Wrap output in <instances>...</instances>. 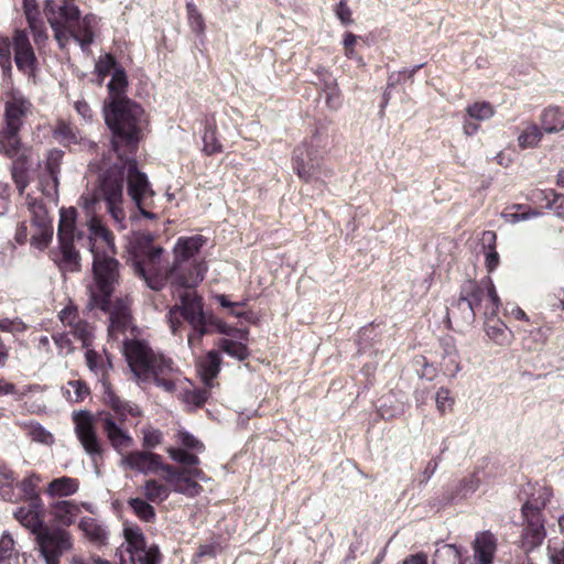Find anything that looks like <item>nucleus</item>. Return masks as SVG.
I'll list each match as a JSON object with an SVG mask.
<instances>
[{
    "mask_svg": "<svg viewBox=\"0 0 564 564\" xmlns=\"http://www.w3.org/2000/svg\"><path fill=\"white\" fill-rule=\"evenodd\" d=\"M89 237L86 245L93 253L94 285L89 286V302L94 307L109 312V336L118 339L130 327L131 316L126 301L111 304L110 297L119 283L120 263L116 259L117 250L112 234L96 216H87Z\"/></svg>",
    "mask_w": 564,
    "mask_h": 564,
    "instance_id": "nucleus-1",
    "label": "nucleus"
},
{
    "mask_svg": "<svg viewBox=\"0 0 564 564\" xmlns=\"http://www.w3.org/2000/svg\"><path fill=\"white\" fill-rule=\"evenodd\" d=\"M121 164H115L108 169L99 180L96 192L80 197V205L86 216H95V205L101 199L106 202L107 210L119 229L126 228V213L122 208L123 180L127 178L128 195L135 206L151 205L154 191L148 176L140 172L134 159L120 160Z\"/></svg>",
    "mask_w": 564,
    "mask_h": 564,
    "instance_id": "nucleus-2",
    "label": "nucleus"
},
{
    "mask_svg": "<svg viewBox=\"0 0 564 564\" xmlns=\"http://www.w3.org/2000/svg\"><path fill=\"white\" fill-rule=\"evenodd\" d=\"M44 14L62 50L67 48L69 43L75 41L83 51H86L94 42L98 20L93 14L80 18L77 6L66 1L57 4L54 0H46Z\"/></svg>",
    "mask_w": 564,
    "mask_h": 564,
    "instance_id": "nucleus-3",
    "label": "nucleus"
},
{
    "mask_svg": "<svg viewBox=\"0 0 564 564\" xmlns=\"http://www.w3.org/2000/svg\"><path fill=\"white\" fill-rule=\"evenodd\" d=\"M123 355L139 382L153 381L166 392L174 391L177 368L171 358L154 351L145 341L139 339H126Z\"/></svg>",
    "mask_w": 564,
    "mask_h": 564,
    "instance_id": "nucleus-4",
    "label": "nucleus"
},
{
    "mask_svg": "<svg viewBox=\"0 0 564 564\" xmlns=\"http://www.w3.org/2000/svg\"><path fill=\"white\" fill-rule=\"evenodd\" d=\"M143 115V109L132 100L105 102V121L113 134L111 145L119 160H122L120 144H124L129 152L135 150L141 139Z\"/></svg>",
    "mask_w": 564,
    "mask_h": 564,
    "instance_id": "nucleus-5",
    "label": "nucleus"
},
{
    "mask_svg": "<svg viewBox=\"0 0 564 564\" xmlns=\"http://www.w3.org/2000/svg\"><path fill=\"white\" fill-rule=\"evenodd\" d=\"M205 243L206 238L202 235L180 237L173 248V264L163 273L164 284L198 285L204 280L207 268L195 256Z\"/></svg>",
    "mask_w": 564,
    "mask_h": 564,
    "instance_id": "nucleus-6",
    "label": "nucleus"
},
{
    "mask_svg": "<svg viewBox=\"0 0 564 564\" xmlns=\"http://www.w3.org/2000/svg\"><path fill=\"white\" fill-rule=\"evenodd\" d=\"M172 295L176 300L173 307L170 308L167 321L173 334H176L181 324L180 317H183L193 328L194 333L188 335V345L199 341L207 333V318L204 313L203 299L194 290L197 285L170 284Z\"/></svg>",
    "mask_w": 564,
    "mask_h": 564,
    "instance_id": "nucleus-7",
    "label": "nucleus"
},
{
    "mask_svg": "<svg viewBox=\"0 0 564 564\" xmlns=\"http://www.w3.org/2000/svg\"><path fill=\"white\" fill-rule=\"evenodd\" d=\"M105 401L113 410L115 415L110 412L100 413L99 422L110 445L116 452L122 455L123 451L134 445L133 437L123 427V423L126 422L127 415L139 416L141 415V411L135 404L121 400L109 388H107L105 392Z\"/></svg>",
    "mask_w": 564,
    "mask_h": 564,
    "instance_id": "nucleus-8",
    "label": "nucleus"
},
{
    "mask_svg": "<svg viewBox=\"0 0 564 564\" xmlns=\"http://www.w3.org/2000/svg\"><path fill=\"white\" fill-rule=\"evenodd\" d=\"M130 251L133 256L134 273L143 279L151 290H162L164 278L160 271V262L163 248L153 246V235L134 232L130 240Z\"/></svg>",
    "mask_w": 564,
    "mask_h": 564,
    "instance_id": "nucleus-9",
    "label": "nucleus"
},
{
    "mask_svg": "<svg viewBox=\"0 0 564 564\" xmlns=\"http://www.w3.org/2000/svg\"><path fill=\"white\" fill-rule=\"evenodd\" d=\"M31 101L18 89H10L4 95L6 127L0 132V152L13 156L20 148L19 131L24 119L31 113Z\"/></svg>",
    "mask_w": 564,
    "mask_h": 564,
    "instance_id": "nucleus-10",
    "label": "nucleus"
},
{
    "mask_svg": "<svg viewBox=\"0 0 564 564\" xmlns=\"http://www.w3.org/2000/svg\"><path fill=\"white\" fill-rule=\"evenodd\" d=\"M123 543L117 549L119 564H161L162 554L159 545L147 543L142 529L131 522L122 528Z\"/></svg>",
    "mask_w": 564,
    "mask_h": 564,
    "instance_id": "nucleus-11",
    "label": "nucleus"
},
{
    "mask_svg": "<svg viewBox=\"0 0 564 564\" xmlns=\"http://www.w3.org/2000/svg\"><path fill=\"white\" fill-rule=\"evenodd\" d=\"M42 476L35 471H28L22 479H18L14 471L0 467V497L6 501L43 502L40 497Z\"/></svg>",
    "mask_w": 564,
    "mask_h": 564,
    "instance_id": "nucleus-12",
    "label": "nucleus"
},
{
    "mask_svg": "<svg viewBox=\"0 0 564 564\" xmlns=\"http://www.w3.org/2000/svg\"><path fill=\"white\" fill-rule=\"evenodd\" d=\"M76 210L74 208L62 209L57 237L61 250V259L58 265L63 271L76 272L80 268L79 253L74 248L75 240L80 242L83 237L80 234L75 236Z\"/></svg>",
    "mask_w": 564,
    "mask_h": 564,
    "instance_id": "nucleus-13",
    "label": "nucleus"
},
{
    "mask_svg": "<svg viewBox=\"0 0 564 564\" xmlns=\"http://www.w3.org/2000/svg\"><path fill=\"white\" fill-rule=\"evenodd\" d=\"M35 541L45 564H61L63 554L74 547V538L64 528L47 527Z\"/></svg>",
    "mask_w": 564,
    "mask_h": 564,
    "instance_id": "nucleus-14",
    "label": "nucleus"
},
{
    "mask_svg": "<svg viewBox=\"0 0 564 564\" xmlns=\"http://www.w3.org/2000/svg\"><path fill=\"white\" fill-rule=\"evenodd\" d=\"M75 434L85 453L97 465L102 458L104 447L97 435L94 416L87 411H79L74 415Z\"/></svg>",
    "mask_w": 564,
    "mask_h": 564,
    "instance_id": "nucleus-15",
    "label": "nucleus"
},
{
    "mask_svg": "<svg viewBox=\"0 0 564 564\" xmlns=\"http://www.w3.org/2000/svg\"><path fill=\"white\" fill-rule=\"evenodd\" d=\"M28 207L31 213V245L37 249L48 246L53 237L52 220L44 204L36 198L28 197Z\"/></svg>",
    "mask_w": 564,
    "mask_h": 564,
    "instance_id": "nucleus-16",
    "label": "nucleus"
},
{
    "mask_svg": "<svg viewBox=\"0 0 564 564\" xmlns=\"http://www.w3.org/2000/svg\"><path fill=\"white\" fill-rule=\"evenodd\" d=\"M462 294L470 302L476 312L482 307L485 301H491V307H486L482 313L485 316L497 314L500 300L491 281L480 284L475 281H467L462 289Z\"/></svg>",
    "mask_w": 564,
    "mask_h": 564,
    "instance_id": "nucleus-17",
    "label": "nucleus"
},
{
    "mask_svg": "<svg viewBox=\"0 0 564 564\" xmlns=\"http://www.w3.org/2000/svg\"><path fill=\"white\" fill-rule=\"evenodd\" d=\"M13 517L35 535V539L47 528L44 522L43 502H29L26 506H21L14 510Z\"/></svg>",
    "mask_w": 564,
    "mask_h": 564,
    "instance_id": "nucleus-18",
    "label": "nucleus"
},
{
    "mask_svg": "<svg viewBox=\"0 0 564 564\" xmlns=\"http://www.w3.org/2000/svg\"><path fill=\"white\" fill-rule=\"evenodd\" d=\"M82 506L89 510L88 503H82ZM50 514L53 521L59 527H70L76 522L78 514L80 513V505L74 500H54L48 505Z\"/></svg>",
    "mask_w": 564,
    "mask_h": 564,
    "instance_id": "nucleus-19",
    "label": "nucleus"
},
{
    "mask_svg": "<svg viewBox=\"0 0 564 564\" xmlns=\"http://www.w3.org/2000/svg\"><path fill=\"white\" fill-rule=\"evenodd\" d=\"M13 45L14 62L17 67L25 74H31L34 69L36 58L29 37L24 31H15Z\"/></svg>",
    "mask_w": 564,
    "mask_h": 564,
    "instance_id": "nucleus-20",
    "label": "nucleus"
},
{
    "mask_svg": "<svg viewBox=\"0 0 564 564\" xmlns=\"http://www.w3.org/2000/svg\"><path fill=\"white\" fill-rule=\"evenodd\" d=\"M524 528L521 534L522 547L529 552L539 546L545 538L544 520L542 516H523Z\"/></svg>",
    "mask_w": 564,
    "mask_h": 564,
    "instance_id": "nucleus-21",
    "label": "nucleus"
},
{
    "mask_svg": "<svg viewBox=\"0 0 564 564\" xmlns=\"http://www.w3.org/2000/svg\"><path fill=\"white\" fill-rule=\"evenodd\" d=\"M85 361L89 371L102 383L104 393L107 388L111 389L107 382V377L112 368V364L107 351L102 350L99 352L95 349L88 348L85 351Z\"/></svg>",
    "mask_w": 564,
    "mask_h": 564,
    "instance_id": "nucleus-22",
    "label": "nucleus"
},
{
    "mask_svg": "<svg viewBox=\"0 0 564 564\" xmlns=\"http://www.w3.org/2000/svg\"><path fill=\"white\" fill-rule=\"evenodd\" d=\"M63 152L51 150L46 160L45 175L41 178L42 192L45 196L53 198L57 194L59 165Z\"/></svg>",
    "mask_w": 564,
    "mask_h": 564,
    "instance_id": "nucleus-23",
    "label": "nucleus"
},
{
    "mask_svg": "<svg viewBox=\"0 0 564 564\" xmlns=\"http://www.w3.org/2000/svg\"><path fill=\"white\" fill-rule=\"evenodd\" d=\"M497 538L490 531L476 534L473 551L475 564H492L497 551Z\"/></svg>",
    "mask_w": 564,
    "mask_h": 564,
    "instance_id": "nucleus-24",
    "label": "nucleus"
},
{
    "mask_svg": "<svg viewBox=\"0 0 564 564\" xmlns=\"http://www.w3.org/2000/svg\"><path fill=\"white\" fill-rule=\"evenodd\" d=\"M441 367L447 376L454 378L462 370L460 355L453 337L447 336L440 340Z\"/></svg>",
    "mask_w": 564,
    "mask_h": 564,
    "instance_id": "nucleus-25",
    "label": "nucleus"
},
{
    "mask_svg": "<svg viewBox=\"0 0 564 564\" xmlns=\"http://www.w3.org/2000/svg\"><path fill=\"white\" fill-rule=\"evenodd\" d=\"M161 456L148 451H134L122 455L121 466L141 474L155 471V465L159 464Z\"/></svg>",
    "mask_w": 564,
    "mask_h": 564,
    "instance_id": "nucleus-26",
    "label": "nucleus"
},
{
    "mask_svg": "<svg viewBox=\"0 0 564 564\" xmlns=\"http://www.w3.org/2000/svg\"><path fill=\"white\" fill-rule=\"evenodd\" d=\"M80 482L77 478L69 476H61L53 478L47 482L44 494L52 501L54 500H68V497L76 495L79 491Z\"/></svg>",
    "mask_w": 564,
    "mask_h": 564,
    "instance_id": "nucleus-27",
    "label": "nucleus"
},
{
    "mask_svg": "<svg viewBox=\"0 0 564 564\" xmlns=\"http://www.w3.org/2000/svg\"><path fill=\"white\" fill-rule=\"evenodd\" d=\"M166 452L172 460L184 466L193 480L208 481L209 478L205 475V473L199 469L197 466L200 463L198 455L194 453H188L184 449L176 447H167Z\"/></svg>",
    "mask_w": 564,
    "mask_h": 564,
    "instance_id": "nucleus-28",
    "label": "nucleus"
},
{
    "mask_svg": "<svg viewBox=\"0 0 564 564\" xmlns=\"http://www.w3.org/2000/svg\"><path fill=\"white\" fill-rule=\"evenodd\" d=\"M78 528L85 538L94 545L102 547L108 544L109 532L107 528L90 517L82 518Z\"/></svg>",
    "mask_w": 564,
    "mask_h": 564,
    "instance_id": "nucleus-29",
    "label": "nucleus"
},
{
    "mask_svg": "<svg viewBox=\"0 0 564 564\" xmlns=\"http://www.w3.org/2000/svg\"><path fill=\"white\" fill-rule=\"evenodd\" d=\"M552 491L546 486H536L532 488L530 497L522 506V516H542L541 510L550 502Z\"/></svg>",
    "mask_w": 564,
    "mask_h": 564,
    "instance_id": "nucleus-30",
    "label": "nucleus"
},
{
    "mask_svg": "<svg viewBox=\"0 0 564 564\" xmlns=\"http://www.w3.org/2000/svg\"><path fill=\"white\" fill-rule=\"evenodd\" d=\"M220 365L221 356L217 350H210L199 360L197 365L198 372L206 386H212L213 380L218 376L220 371Z\"/></svg>",
    "mask_w": 564,
    "mask_h": 564,
    "instance_id": "nucleus-31",
    "label": "nucleus"
},
{
    "mask_svg": "<svg viewBox=\"0 0 564 564\" xmlns=\"http://www.w3.org/2000/svg\"><path fill=\"white\" fill-rule=\"evenodd\" d=\"M128 79L122 68H115L111 79L108 83V98L105 102H113L117 100H130L126 97Z\"/></svg>",
    "mask_w": 564,
    "mask_h": 564,
    "instance_id": "nucleus-32",
    "label": "nucleus"
},
{
    "mask_svg": "<svg viewBox=\"0 0 564 564\" xmlns=\"http://www.w3.org/2000/svg\"><path fill=\"white\" fill-rule=\"evenodd\" d=\"M542 131L556 133L564 130V111L557 107H549L541 115Z\"/></svg>",
    "mask_w": 564,
    "mask_h": 564,
    "instance_id": "nucleus-33",
    "label": "nucleus"
},
{
    "mask_svg": "<svg viewBox=\"0 0 564 564\" xmlns=\"http://www.w3.org/2000/svg\"><path fill=\"white\" fill-rule=\"evenodd\" d=\"M54 139L64 147H75L79 142V132L70 123L58 120L53 129Z\"/></svg>",
    "mask_w": 564,
    "mask_h": 564,
    "instance_id": "nucleus-34",
    "label": "nucleus"
},
{
    "mask_svg": "<svg viewBox=\"0 0 564 564\" xmlns=\"http://www.w3.org/2000/svg\"><path fill=\"white\" fill-rule=\"evenodd\" d=\"M171 487L173 491L191 498L196 497L202 491V486L196 480H193L184 466L182 468V473Z\"/></svg>",
    "mask_w": 564,
    "mask_h": 564,
    "instance_id": "nucleus-35",
    "label": "nucleus"
},
{
    "mask_svg": "<svg viewBox=\"0 0 564 564\" xmlns=\"http://www.w3.org/2000/svg\"><path fill=\"white\" fill-rule=\"evenodd\" d=\"M543 137L542 129L532 122H524L523 129L518 135V145L520 149H532L538 147Z\"/></svg>",
    "mask_w": 564,
    "mask_h": 564,
    "instance_id": "nucleus-36",
    "label": "nucleus"
},
{
    "mask_svg": "<svg viewBox=\"0 0 564 564\" xmlns=\"http://www.w3.org/2000/svg\"><path fill=\"white\" fill-rule=\"evenodd\" d=\"M24 14L33 33L34 41L36 43L45 42L47 40V32L44 22L40 19L37 3H33L32 10H25Z\"/></svg>",
    "mask_w": 564,
    "mask_h": 564,
    "instance_id": "nucleus-37",
    "label": "nucleus"
},
{
    "mask_svg": "<svg viewBox=\"0 0 564 564\" xmlns=\"http://www.w3.org/2000/svg\"><path fill=\"white\" fill-rule=\"evenodd\" d=\"M485 330L489 339L499 346H509L512 341L511 330L501 321H496L492 324L488 323Z\"/></svg>",
    "mask_w": 564,
    "mask_h": 564,
    "instance_id": "nucleus-38",
    "label": "nucleus"
},
{
    "mask_svg": "<svg viewBox=\"0 0 564 564\" xmlns=\"http://www.w3.org/2000/svg\"><path fill=\"white\" fill-rule=\"evenodd\" d=\"M142 492L148 501L161 503L169 498L171 489L158 480L149 479L144 482Z\"/></svg>",
    "mask_w": 564,
    "mask_h": 564,
    "instance_id": "nucleus-39",
    "label": "nucleus"
},
{
    "mask_svg": "<svg viewBox=\"0 0 564 564\" xmlns=\"http://www.w3.org/2000/svg\"><path fill=\"white\" fill-rule=\"evenodd\" d=\"M448 315L459 319L463 324L470 325L475 321L476 311L460 293L459 299L452 305Z\"/></svg>",
    "mask_w": 564,
    "mask_h": 564,
    "instance_id": "nucleus-40",
    "label": "nucleus"
},
{
    "mask_svg": "<svg viewBox=\"0 0 564 564\" xmlns=\"http://www.w3.org/2000/svg\"><path fill=\"white\" fill-rule=\"evenodd\" d=\"M305 156L311 160V153L308 152L307 147L303 144L302 147L296 148L293 156V166L299 177L305 182H308L312 177V165L307 164Z\"/></svg>",
    "mask_w": 564,
    "mask_h": 564,
    "instance_id": "nucleus-41",
    "label": "nucleus"
},
{
    "mask_svg": "<svg viewBox=\"0 0 564 564\" xmlns=\"http://www.w3.org/2000/svg\"><path fill=\"white\" fill-rule=\"evenodd\" d=\"M218 348L228 356L236 358L240 361L249 357L248 347L241 341H235L228 338H221L217 343Z\"/></svg>",
    "mask_w": 564,
    "mask_h": 564,
    "instance_id": "nucleus-42",
    "label": "nucleus"
},
{
    "mask_svg": "<svg viewBox=\"0 0 564 564\" xmlns=\"http://www.w3.org/2000/svg\"><path fill=\"white\" fill-rule=\"evenodd\" d=\"M133 513L144 522H153L156 518L154 508L142 498H130L127 501Z\"/></svg>",
    "mask_w": 564,
    "mask_h": 564,
    "instance_id": "nucleus-43",
    "label": "nucleus"
},
{
    "mask_svg": "<svg viewBox=\"0 0 564 564\" xmlns=\"http://www.w3.org/2000/svg\"><path fill=\"white\" fill-rule=\"evenodd\" d=\"M90 393L87 384L82 380H72L64 388V395L70 402H82Z\"/></svg>",
    "mask_w": 564,
    "mask_h": 564,
    "instance_id": "nucleus-44",
    "label": "nucleus"
},
{
    "mask_svg": "<svg viewBox=\"0 0 564 564\" xmlns=\"http://www.w3.org/2000/svg\"><path fill=\"white\" fill-rule=\"evenodd\" d=\"M70 333L75 338L82 341L85 349L90 348L94 340V327L83 319H78L76 325L70 328Z\"/></svg>",
    "mask_w": 564,
    "mask_h": 564,
    "instance_id": "nucleus-45",
    "label": "nucleus"
},
{
    "mask_svg": "<svg viewBox=\"0 0 564 564\" xmlns=\"http://www.w3.org/2000/svg\"><path fill=\"white\" fill-rule=\"evenodd\" d=\"M176 441L182 446L181 449H184L188 453L194 452V454L203 453L205 449L204 444L197 440L194 435L189 434L186 431L180 430L176 435Z\"/></svg>",
    "mask_w": 564,
    "mask_h": 564,
    "instance_id": "nucleus-46",
    "label": "nucleus"
},
{
    "mask_svg": "<svg viewBox=\"0 0 564 564\" xmlns=\"http://www.w3.org/2000/svg\"><path fill=\"white\" fill-rule=\"evenodd\" d=\"M467 115L471 119L479 121L488 120L495 115V109L491 104L487 101L475 102L466 108Z\"/></svg>",
    "mask_w": 564,
    "mask_h": 564,
    "instance_id": "nucleus-47",
    "label": "nucleus"
},
{
    "mask_svg": "<svg viewBox=\"0 0 564 564\" xmlns=\"http://www.w3.org/2000/svg\"><path fill=\"white\" fill-rule=\"evenodd\" d=\"M324 93H325V99L326 105L330 109H338L341 100H340V90L338 88L337 83L334 79L328 78V80L325 79L324 83Z\"/></svg>",
    "mask_w": 564,
    "mask_h": 564,
    "instance_id": "nucleus-48",
    "label": "nucleus"
},
{
    "mask_svg": "<svg viewBox=\"0 0 564 564\" xmlns=\"http://www.w3.org/2000/svg\"><path fill=\"white\" fill-rule=\"evenodd\" d=\"M186 11H187L188 24H189L192 31L196 32L197 34L204 33L205 22H204L202 14L197 10L196 6L193 2H187Z\"/></svg>",
    "mask_w": 564,
    "mask_h": 564,
    "instance_id": "nucleus-49",
    "label": "nucleus"
},
{
    "mask_svg": "<svg viewBox=\"0 0 564 564\" xmlns=\"http://www.w3.org/2000/svg\"><path fill=\"white\" fill-rule=\"evenodd\" d=\"M0 66L4 75L11 73V43L8 37L3 36H0Z\"/></svg>",
    "mask_w": 564,
    "mask_h": 564,
    "instance_id": "nucleus-50",
    "label": "nucleus"
},
{
    "mask_svg": "<svg viewBox=\"0 0 564 564\" xmlns=\"http://www.w3.org/2000/svg\"><path fill=\"white\" fill-rule=\"evenodd\" d=\"M142 445L145 448H154L163 441V433L152 426L142 429Z\"/></svg>",
    "mask_w": 564,
    "mask_h": 564,
    "instance_id": "nucleus-51",
    "label": "nucleus"
},
{
    "mask_svg": "<svg viewBox=\"0 0 564 564\" xmlns=\"http://www.w3.org/2000/svg\"><path fill=\"white\" fill-rule=\"evenodd\" d=\"M29 435L32 441L50 445L54 443V436L40 424H33L29 427Z\"/></svg>",
    "mask_w": 564,
    "mask_h": 564,
    "instance_id": "nucleus-52",
    "label": "nucleus"
},
{
    "mask_svg": "<svg viewBox=\"0 0 564 564\" xmlns=\"http://www.w3.org/2000/svg\"><path fill=\"white\" fill-rule=\"evenodd\" d=\"M208 398V391L206 389H194L188 390L184 393V401L196 408L202 406Z\"/></svg>",
    "mask_w": 564,
    "mask_h": 564,
    "instance_id": "nucleus-53",
    "label": "nucleus"
},
{
    "mask_svg": "<svg viewBox=\"0 0 564 564\" xmlns=\"http://www.w3.org/2000/svg\"><path fill=\"white\" fill-rule=\"evenodd\" d=\"M436 408L437 410L444 414L447 410H451L454 403V400L451 397V392L446 388H440L436 392L435 397Z\"/></svg>",
    "mask_w": 564,
    "mask_h": 564,
    "instance_id": "nucleus-54",
    "label": "nucleus"
},
{
    "mask_svg": "<svg viewBox=\"0 0 564 564\" xmlns=\"http://www.w3.org/2000/svg\"><path fill=\"white\" fill-rule=\"evenodd\" d=\"M204 151L207 154H214L221 151V145L215 137V132L212 129H206L203 135Z\"/></svg>",
    "mask_w": 564,
    "mask_h": 564,
    "instance_id": "nucleus-55",
    "label": "nucleus"
},
{
    "mask_svg": "<svg viewBox=\"0 0 564 564\" xmlns=\"http://www.w3.org/2000/svg\"><path fill=\"white\" fill-rule=\"evenodd\" d=\"M209 324L215 325L217 330H218V333H220V334H224V335H227V336H231L235 333H238L240 339L247 338V335H248L247 330H238V329L227 325L226 323H224V322H221V321H219L217 318L210 317L209 318Z\"/></svg>",
    "mask_w": 564,
    "mask_h": 564,
    "instance_id": "nucleus-56",
    "label": "nucleus"
},
{
    "mask_svg": "<svg viewBox=\"0 0 564 564\" xmlns=\"http://www.w3.org/2000/svg\"><path fill=\"white\" fill-rule=\"evenodd\" d=\"M116 59L112 55L106 54L104 56H100L99 59L96 63V70L99 75L106 76L108 73H110L111 69L115 70L116 67Z\"/></svg>",
    "mask_w": 564,
    "mask_h": 564,
    "instance_id": "nucleus-57",
    "label": "nucleus"
},
{
    "mask_svg": "<svg viewBox=\"0 0 564 564\" xmlns=\"http://www.w3.org/2000/svg\"><path fill=\"white\" fill-rule=\"evenodd\" d=\"M162 470L164 473V480L171 486L175 479L180 476V474L182 473V469H178L172 465H169V464H163L161 462V458L159 459V464L155 465V470Z\"/></svg>",
    "mask_w": 564,
    "mask_h": 564,
    "instance_id": "nucleus-58",
    "label": "nucleus"
},
{
    "mask_svg": "<svg viewBox=\"0 0 564 564\" xmlns=\"http://www.w3.org/2000/svg\"><path fill=\"white\" fill-rule=\"evenodd\" d=\"M540 215H541V212H539L538 209H529L523 213H508V214H505L503 217L506 218V220L508 223L516 224L519 221H524V220H529L532 218H536Z\"/></svg>",
    "mask_w": 564,
    "mask_h": 564,
    "instance_id": "nucleus-59",
    "label": "nucleus"
},
{
    "mask_svg": "<svg viewBox=\"0 0 564 564\" xmlns=\"http://www.w3.org/2000/svg\"><path fill=\"white\" fill-rule=\"evenodd\" d=\"M14 541L9 534H3L0 539V562L12 556Z\"/></svg>",
    "mask_w": 564,
    "mask_h": 564,
    "instance_id": "nucleus-60",
    "label": "nucleus"
},
{
    "mask_svg": "<svg viewBox=\"0 0 564 564\" xmlns=\"http://www.w3.org/2000/svg\"><path fill=\"white\" fill-rule=\"evenodd\" d=\"M61 322L68 327H74L76 322L79 319L77 316V310L74 306H66L59 312Z\"/></svg>",
    "mask_w": 564,
    "mask_h": 564,
    "instance_id": "nucleus-61",
    "label": "nucleus"
},
{
    "mask_svg": "<svg viewBox=\"0 0 564 564\" xmlns=\"http://www.w3.org/2000/svg\"><path fill=\"white\" fill-rule=\"evenodd\" d=\"M53 339L59 350V354L68 355L73 351L72 340H70L68 334H65V333L55 334L53 336Z\"/></svg>",
    "mask_w": 564,
    "mask_h": 564,
    "instance_id": "nucleus-62",
    "label": "nucleus"
},
{
    "mask_svg": "<svg viewBox=\"0 0 564 564\" xmlns=\"http://www.w3.org/2000/svg\"><path fill=\"white\" fill-rule=\"evenodd\" d=\"M12 177L14 180V183L20 192L22 194L28 186V177L26 173L23 169L18 167L15 164L12 169Z\"/></svg>",
    "mask_w": 564,
    "mask_h": 564,
    "instance_id": "nucleus-63",
    "label": "nucleus"
},
{
    "mask_svg": "<svg viewBox=\"0 0 564 564\" xmlns=\"http://www.w3.org/2000/svg\"><path fill=\"white\" fill-rule=\"evenodd\" d=\"M336 15L343 24H350L352 22L351 10L345 0H340L337 4Z\"/></svg>",
    "mask_w": 564,
    "mask_h": 564,
    "instance_id": "nucleus-64",
    "label": "nucleus"
}]
</instances>
